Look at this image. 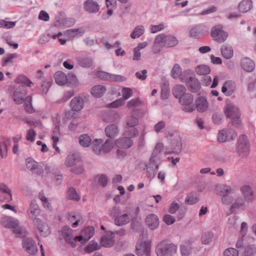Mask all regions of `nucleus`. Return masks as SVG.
I'll use <instances>...</instances> for the list:
<instances>
[{
  "instance_id": "1",
  "label": "nucleus",
  "mask_w": 256,
  "mask_h": 256,
  "mask_svg": "<svg viewBox=\"0 0 256 256\" xmlns=\"http://www.w3.org/2000/svg\"><path fill=\"white\" fill-rule=\"evenodd\" d=\"M26 94V86L22 84L14 89L12 98L14 101L17 104H20L24 102V109L26 112H32V96H29L24 100Z\"/></svg>"
},
{
  "instance_id": "2",
  "label": "nucleus",
  "mask_w": 256,
  "mask_h": 256,
  "mask_svg": "<svg viewBox=\"0 0 256 256\" xmlns=\"http://www.w3.org/2000/svg\"><path fill=\"white\" fill-rule=\"evenodd\" d=\"M176 252V246L168 240L159 242L156 248L158 256H174Z\"/></svg>"
},
{
  "instance_id": "3",
  "label": "nucleus",
  "mask_w": 256,
  "mask_h": 256,
  "mask_svg": "<svg viewBox=\"0 0 256 256\" xmlns=\"http://www.w3.org/2000/svg\"><path fill=\"white\" fill-rule=\"evenodd\" d=\"M169 141V145L172 151L168 152L166 154H179L182 150V143L181 138L178 132L170 133L167 136Z\"/></svg>"
},
{
  "instance_id": "4",
  "label": "nucleus",
  "mask_w": 256,
  "mask_h": 256,
  "mask_svg": "<svg viewBox=\"0 0 256 256\" xmlns=\"http://www.w3.org/2000/svg\"><path fill=\"white\" fill-rule=\"evenodd\" d=\"M194 96L190 93H186L178 99V102L182 105L188 106L182 108V110L191 112L195 110V106L192 104Z\"/></svg>"
},
{
  "instance_id": "5",
  "label": "nucleus",
  "mask_w": 256,
  "mask_h": 256,
  "mask_svg": "<svg viewBox=\"0 0 256 256\" xmlns=\"http://www.w3.org/2000/svg\"><path fill=\"white\" fill-rule=\"evenodd\" d=\"M237 151L242 156H246L249 154L250 145L248 137L244 134L240 136L238 140Z\"/></svg>"
},
{
  "instance_id": "6",
  "label": "nucleus",
  "mask_w": 256,
  "mask_h": 256,
  "mask_svg": "<svg viewBox=\"0 0 256 256\" xmlns=\"http://www.w3.org/2000/svg\"><path fill=\"white\" fill-rule=\"evenodd\" d=\"M33 224L38 229L41 236L46 238L50 234V231L48 224L42 220L36 218H33Z\"/></svg>"
},
{
  "instance_id": "7",
  "label": "nucleus",
  "mask_w": 256,
  "mask_h": 256,
  "mask_svg": "<svg viewBox=\"0 0 256 256\" xmlns=\"http://www.w3.org/2000/svg\"><path fill=\"white\" fill-rule=\"evenodd\" d=\"M98 78L104 80L122 82L126 80V78L120 75L112 74L107 72L100 71L96 74Z\"/></svg>"
},
{
  "instance_id": "8",
  "label": "nucleus",
  "mask_w": 256,
  "mask_h": 256,
  "mask_svg": "<svg viewBox=\"0 0 256 256\" xmlns=\"http://www.w3.org/2000/svg\"><path fill=\"white\" fill-rule=\"evenodd\" d=\"M228 33L222 30L220 26L212 28L211 32V36L216 40L219 42H224L228 38Z\"/></svg>"
},
{
  "instance_id": "9",
  "label": "nucleus",
  "mask_w": 256,
  "mask_h": 256,
  "mask_svg": "<svg viewBox=\"0 0 256 256\" xmlns=\"http://www.w3.org/2000/svg\"><path fill=\"white\" fill-rule=\"evenodd\" d=\"M84 10L89 14H96L100 9V6L94 0H86L84 2Z\"/></svg>"
},
{
  "instance_id": "10",
  "label": "nucleus",
  "mask_w": 256,
  "mask_h": 256,
  "mask_svg": "<svg viewBox=\"0 0 256 256\" xmlns=\"http://www.w3.org/2000/svg\"><path fill=\"white\" fill-rule=\"evenodd\" d=\"M224 114L230 118H239L240 116L238 108L232 104H228L226 106Z\"/></svg>"
},
{
  "instance_id": "11",
  "label": "nucleus",
  "mask_w": 256,
  "mask_h": 256,
  "mask_svg": "<svg viewBox=\"0 0 256 256\" xmlns=\"http://www.w3.org/2000/svg\"><path fill=\"white\" fill-rule=\"evenodd\" d=\"M73 232L74 230L68 226H64L62 228V234L64 240L67 244L70 246L74 245Z\"/></svg>"
},
{
  "instance_id": "12",
  "label": "nucleus",
  "mask_w": 256,
  "mask_h": 256,
  "mask_svg": "<svg viewBox=\"0 0 256 256\" xmlns=\"http://www.w3.org/2000/svg\"><path fill=\"white\" fill-rule=\"evenodd\" d=\"M207 32L208 28L205 26L196 25L190 30V36L194 38H200Z\"/></svg>"
},
{
  "instance_id": "13",
  "label": "nucleus",
  "mask_w": 256,
  "mask_h": 256,
  "mask_svg": "<svg viewBox=\"0 0 256 256\" xmlns=\"http://www.w3.org/2000/svg\"><path fill=\"white\" fill-rule=\"evenodd\" d=\"M141 113L140 110L134 108L132 110V116L128 117L126 119V126L135 127L138 124V120L135 116H139Z\"/></svg>"
},
{
  "instance_id": "14",
  "label": "nucleus",
  "mask_w": 256,
  "mask_h": 256,
  "mask_svg": "<svg viewBox=\"0 0 256 256\" xmlns=\"http://www.w3.org/2000/svg\"><path fill=\"white\" fill-rule=\"evenodd\" d=\"M145 222L148 228L151 230H156L159 226L158 218L154 214H150L146 216Z\"/></svg>"
},
{
  "instance_id": "15",
  "label": "nucleus",
  "mask_w": 256,
  "mask_h": 256,
  "mask_svg": "<svg viewBox=\"0 0 256 256\" xmlns=\"http://www.w3.org/2000/svg\"><path fill=\"white\" fill-rule=\"evenodd\" d=\"M186 86L188 91L192 93L198 92L201 88V84L199 80L194 76L192 80L186 84Z\"/></svg>"
},
{
  "instance_id": "16",
  "label": "nucleus",
  "mask_w": 256,
  "mask_h": 256,
  "mask_svg": "<svg viewBox=\"0 0 256 256\" xmlns=\"http://www.w3.org/2000/svg\"><path fill=\"white\" fill-rule=\"evenodd\" d=\"M234 82L232 80L226 81L222 88V92L226 96H230L236 90Z\"/></svg>"
},
{
  "instance_id": "17",
  "label": "nucleus",
  "mask_w": 256,
  "mask_h": 256,
  "mask_svg": "<svg viewBox=\"0 0 256 256\" xmlns=\"http://www.w3.org/2000/svg\"><path fill=\"white\" fill-rule=\"evenodd\" d=\"M116 0H106L108 11L107 13H104L102 14V20H108L112 15L114 10L116 8Z\"/></svg>"
},
{
  "instance_id": "18",
  "label": "nucleus",
  "mask_w": 256,
  "mask_h": 256,
  "mask_svg": "<svg viewBox=\"0 0 256 256\" xmlns=\"http://www.w3.org/2000/svg\"><path fill=\"white\" fill-rule=\"evenodd\" d=\"M132 144L133 140L127 136L119 138L116 142V146L120 148H128L131 147Z\"/></svg>"
},
{
  "instance_id": "19",
  "label": "nucleus",
  "mask_w": 256,
  "mask_h": 256,
  "mask_svg": "<svg viewBox=\"0 0 256 256\" xmlns=\"http://www.w3.org/2000/svg\"><path fill=\"white\" fill-rule=\"evenodd\" d=\"M70 105L72 110L78 112L84 106V100L80 96L74 97L71 100Z\"/></svg>"
},
{
  "instance_id": "20",
  "label": "nucleus",
  "mask_w": 256,
  "mask_h": 256,
  "mask_svg": "<svg viewBox=\"0 0 256 256\" xmlns=\"http://www.w3.org/2000/svg\"><path fill=\"white\" fill-rule=\"evenodd\" d=\"M195 108H196L198 112H205L208 107V104L206 99L204 96H198L195 100Z\"/></svg>"
},
{
  "instance_id": "21",
  "label": "nucleus",
  "mask_w": 256,
  "mask_h": 256,
  "mask_svg": "<svg viewBox=\"0 0 256 256\" xmlns=\"http://www.w3.org/2000/svg\"><path fill=\"white\" fill-rule=\"evenodd\" d=\"M2 224L6 228H14L18 226L19 222L18 220L12 217H6L1 220Z\"/></svg>"
},
{
  "instance_id": "22",
  "label": "nucleus",
  "mask_w": 256,
  "mask_h": 256,
  "mask_svg": "<svg viewBox=\"0 0 256 256\" xmlns=\"http://www.w3.org/2000/svg\"><path fill=\"white\" fill-rule=\"evenodd\" d=\"M119 132L118 126L114 124H109L105 128V134L111 140L116 136Z\"/></svg>"
},
{
  "instance_id": "23",
  "label": "nucleus",
  "mask_w": 256,
  "mask_h": 256,
  "mask_svg": "<svg viewBox=\"0 0 256 256\" xmlns=\"http://www.w3.org/2000/svg\"><path fill=\"white\" fill-rule=\"evenodd\" d=\"M241 66L244 70L251 72L254 68V62L248 58H244L241 60Z\"/></svg>"
},
{
  "instance_id": "24",
  "label": "nucleus",
  "mask_w": 256,
  "mask_h": 256,
  "mask_svg": "<svg viewBox=\"0 0 256 256\" xmlns=\"http://www.w3.org/2000/svg\"><path fill=\"white\" fill-rule=\"evenodd\" d=\"M246 208V206L244 201L242 198H238L234 202L230 208V212L231 214L236 213L239 210H244Z\"/></svg>"
},
{
  "instance_id": "25",
  "label": "nucleus",
  "mask_w": 256,
  "mask_h": 256,
  "mask_svg": "<svg viewBox=\"0 0 256 256\" xmlns=\"http://www.w3.org/2000/svg\"><path fill=\"white\" fill-rule=\"evenodd\" d=\"M242 195L247 202H251L254 198L253 192L251 188L246 185L243 186L240 188Z\"/></svg>"
},
{
  "instance_id": "26",
  "label": "nucleus",
  "mask_w": 256,
  "mask_h": 256,
  "mask_svg": "<svg viewBox=\"0 0 256 256\" xmlns=\"http://www.w3.org/2000/svg\"><path fill=\"white\" fill-rule=\"evenodd\" d=\"M199 194L195 192L188 194L185 198V202L189 205H192L198 202Z\"/></svg>"
},
{
  "instance_id": "27",
  "label": "nucleus",
  "mask_w": 256,
  "mask_h": 256,
  "mask_svg": "<svg viewBox=\"0 0 256 256\" xmlns=\"http://www.w3.org/2000/svg\"><path fill=\"white\" fill-rule=\"evenodd\" d=\"M106 88L104 86L97 85L93 86L90 90L92 94L96 98L102 97L106 92Z\"/></svg>"
},
{
  "instance_id": "28",
  "label": "nucleus",
  "mask_w": 256,
  "mask_h": 256,
  "mask_svg": "<svg viewBox=\"0 0 256 256\" xmlns=\"http://www.w3.org/2000/svg\"><path fill=\"white\" fill-rule=\"evenodd\" d=\"M54 78L56 83L60 86L64 85L68 82L66 75L61 71L56 72Z\"/></svg>"
},
{
  "instance_id": "29",
  "label": "nucleus",
  "mask_w": 256,
  "mask_h": 256,
  "mask_svg": "<svg viewBox=\"0 0 256 256\" xmlns=\"http://www.w3.org/2000/svg\"><path fill=\"white\" fill-rule=\"evenodd\" d=\"M252 8V2L251 0H242L238 4L240 12H246Z\"/></svg>"
},
{
  "instance_id": "30",
  "label": "nucleus",
  "mask_w": 256,
  "mask_h": 256,
  "mask_svg": "<svg viewBox=\"0 0 256 256\" xmlns=\"http://www.w3.org/2000/svg\"><path fill=\"white\" fill-rule=\"evenodd\" d=\"M114 236V233L110 232V238L106 236H102L100 238V244L104 247H110L114 244V240L112 238Z\"/></svg>"
},
{
  "instance_id": "31",
  "label": "nucleus",
  "mask_w": 256,
  "mask_h": 256,
  "mask_svg": "<svg viewBox=\"0 0 256 256\" xmlns=\"http://www.w3.org/2000/svg\"><path fill=\"white\" fill-rule=\"evenodd\" d=\"M80 161V156L75 154H69L66 158L65 164L66 166L72 167Z\"/></svg>"
},
{
  "instance_id": "32",
  "label": "nucleus",
  "mask_w": 256,
  "mask_h": 256,
  "mask_svg": "<svg viewBox=\"0 0 256 256\" xmlns=\"http://www.w3.org/2000/svg\"><path fill=\"white\" fill-rule=\"evenodd\" d=\"M186 87L181 84L176 85L172 90L173 95L176 98L178 99L186 94Z\"/></svg>"
},
{
  "instance_id": "33",
  "label": "nucleus",
  "mask_w": 256,
  "mask_h": 256,
  "mask_svg": "<svg viewBox=\"0 0 256 256\" xmlns=\"http://www.w3.org/2000/svg\"><path fill=\"white\" fill-rule=\"evenodd\" d=\"M180 248L182 256H190L192 252L193 247L192 244L189 242L182 244Z\"/></svg>"
},
{
  "instance_id": "34",
  "label": "nucleus",
  "mask_w": 256,
  "mask_h": 256,
  "mask_svg": "<svg viewBox=\"0 0 256 256\" xmlns=\"http://www.w3.org/2000/svg\"><path fill=\"white\" fill-rule=\"evenodd\" d=\"M130 221L128 215L126 214L116 216L114 219V224L118 226H122L128 224Z\"/></svg>"
},
{
  "instance_id": "35",
  "label": "nucleus",
  "mask_w": 256,
  "mask_h": 256,
  "mask_svg": "<svg viewBox=\"0 0 256 256\" xmlns=\"http://www.w3.org/2000/svg\"><path fill=\"white\" fill-rule=\"evenodd\" d=\"M221 52L226 59L230 58L234 54L233 49L230 46L223 45L221 48Z\"/></svg>"
},
{
  "instance_id": "36",
  "label": "nucleus",
  "mask_w": 256,
  "mask_h": 256,
  "mask_svg": "<svg viewBox=\"0 0 256 256\" xmlns=\"http://www.w3.org/2000/svg\"><path fill=\"white\" fill-rule=\"evenodd\" d=\"M256 256V245L249 244L244 250V252L240 256Z\"/></svg>"
},
{
  "instance_id": "37",
  "label": "nucleus",
  "mask_w": 256,
  "mask_h": 256,
  "mask_svg": "<svg viewBox=\"0 0 256 256\" xmlns=\"http://www.w3.org/2000/svg\"><path fill=\"white\" fill-rule=\"evenodd\" d=\"M78 140L80 144L84 147H88L92 143L91 138L87 134H81Z\"/></svg>"
},
{
  "instance_id": "38",
  "label": "nucleus",
  "mask_w": 256,
  "mask_h": 256,
  "mask_svg": "<svg viewBox=\"0 0 256 256\" xmlns=\"http://www.w3.org/2000/svg\"><path fill=\"white\" fill-rule=\"evenodd\" d=\"M178 44V40L174 36L168 35L166 36L165 44L164 46L167 47H173Z\"/></svg>"
},
{
  "instance_id": "39",
  "label": "nucleus",
  "mask_w": 256,
  "mask_h": 256,
  "mask_svg": "<svg viewBox=\"0 0 256 256\" xmlns=\"http://www.w3.org/2000/svg\"><path fill=\"white\" fill-rule=\"evenodd\" d=\"M103 140L102 139L96 138L92 142V150L96 154H102V144Z\"/></svg>"
},
{
  "instance_id": "40",
  "label": "nucleus",
  "mask_w": 256,
  "mask_h": 256,
  "mask_svg": "<svg viewBox=\"0 0 256 256\" xmlns=\"http://www.w3.org/2000/svg\"><path fill=\"white\" fill-rule=\"evenodd\" d=\"M144 27L142 26H138L133 30L132 32L130 34V37L133 39L138 38L144 34Z\"/></svg>"
},
{
  "instance_id": "41",
  "label": "nucleus",
  "mask_w": 256,
  "mask_h": 256,
  "mask_svg": "<svg viewBox=\"0 0 256 256\" xmlns=\"http://www.w3.org/2000/svg\"><path fill=\"white\" fill-rule=\"evenodd\" d=\"M22 247L28 253L32 254V239L30 238H24L22 240Z\"/></svg>"
},
{
  "instance_id": "42",
  "label": "nucleus",
  "mask_w": 256,
  "mask_h": 256,
  "mask_svg": "<svg viewBox=\"0 0 256 256\" xmlns=\"http://www.w3.org/2000/svg\"><path fill=\"white\" fill-rule=\"evenodd\" d=\"M114 146V142L112 140L108 139L101 146L102 154L109 152Z\"/></svg>"
},
{
  "instance_id": "43",
  "label": "nucleus",
  "mask_w": 256,
  "mask_h": 256,
  "mask_svg": "<svg viewBox=\"0 0 256 256\" xmlns=\"http://www.w3.org/2000/svg\"><path fill=\"white\" fill-rule=\"evenodd\" d=\"M124 134L130 138L136 136L138 134V129L135 127L126 126Z\"/></svg>"
},
{
  "instance_id": "44",
  "label": "nucleus",
  "mask_w": 256,
  "mask_h": 256,
  "mask_svg": "<svg viewBox=\"0 0 256 256\" xmlns=\"http://www.w3.org/2000/svg\"><path fill=\"white\" fill-rule=\"evenodd\" d=\"M10 139H7L4 142H0V156L2 158H4L6 156L8 146L10 144Z\"/></svg>"
},
{
  "instance_id": "45",
  "label": "nucleus",
  "mask_w": 256,
  "mask_h": 256,
  "mask_svg": "<svg viewBox=\"0 0 256 256\" xmlns=\"http://www.w3.org/2000/svg\"><path fill=\"white\" fill-rule=\"evenodd\" d=\"M67 198L68 200L78 201L80 197L76 190L72 187L70 188L67 190Z\"/></svg>"
},
{
  "instance_id": "46",
  "label": "nucleus",
  "mask_w": 256,
  "mask_h": 256,
  "mask_svg": "<svg viewBox=\"0 0 256 256\" xmlns=\"http://www.w3.org/2000/svg\"><path fill=\"white\" fill-rule=\"evenodd\" d=\"M196 72L198 75H207L210 72V67L206 65H198L196 68Z\"/></svg>"
},
{
  "instance_id": "47",
  "label": "nucleus",
  "mask_w": 256,
  "mask_h": 256,
  "mask_svg": "<svg viewBox=\"0 0 256 256\" xmlns=\"http://www.w3.org/2000/svg\"><path fill=\"white\" fill-rule=\"evenodd\" d=\"M0 191L8 194V196L4 198L5 200L7 202H10L12 200V192L8 186L2 183L0 184Z\"/></svg>"
},
{
  "instance_id": "48",
  "label": "nucleus",
  "mask_w": 256,
  "mask_h": 256,
  "mask_svg": "<svg viewBox=\"0 0 256 256\" xmlns=\"http://www.w3.org/2000/svg\"><path fill=\"white\" fill-rule=\"evenodd\" d=\"M78 64L83 68H90L92 65V60L90 58H82L78 60Z\"/></svg>"
},
{
  "instance_id": "49",
  "label": "nucleus",
  "mask_w": 256,
  "mask_h": 256,
  "mask_svg": "<svg viewBox=\"0 0 256 256\" xmlns=\"http://www.w3.org/2000/svg\"><path fill=\"white\" fill-rule=\"evenodd\" d=\"M52 80L51 78L46 79L41 84L40 90L42 92L46 94L48 91L49 88L52 84Z\"/></svg>"
},
{
  "instance_id": "50",
  "label": "nucleus",
  "mask_w": 256,
  "mask_h": 256,
  "mask_svg": "<svg viewBox=\"0 0 256 256\" xmlns=\"http://www.w3.org/2000/svg\"><path fill=\"white\" fill-rule=\"evenodd\" d=\"M213 236V233L210 232H204L201 238L202 243L204 244H208L212 241Z\"/></svg>"
},
{
  "instance_id": "51",
  "label": "nucleus",
  "mask_w": 256,
  "mask_h": 256,
  "mask_svg": "<svg viewBox=\"0 0 256 256\" xmlns=\"http://www.w3.org/2000/svg\"><path fill=\"white\" fill-rule=\"evenodd\" d=\"M219 194L223 196V194H233L234 192V190L232 189L230 186L227 185H222L219 187Z\"/></svg>"
},
{
  "instance_id": "52",
  "label": "nucleus",
  "mask_w": 256,
  "mask_h": 256,
  "mask_svg": "<svg viewBox=\"0 0 256 256\" xmlns=\"http://www.w3.org/2000/svg\"><path fill=\"white\" fill-rule=\"evenodd\" d=\"M226 132H224L226 135V141L233 140L235 139L236 134L234 130L230 128L224 129Z\"/></svg>"
},
{
  "instance_id": "53",
  "label": "nucleus",
  "mask_w": 256,
  "mask_h": 256,
  "mask_svg": "<svg viewBox=\"0 0 256 256\" xmlns=\"http://www.w3.org/2000/svg\"><path fill=\"white\" fill-rule=\"evenodd\" d=\"M16 82L18 84H23L24 86H30L31 81L25 76L20 75L16 79Z\"/></svg>"
},
{
  "instance_id": "54",
  "label": "nucleus",
  "mask_w": 256,
  "mask_h": 256,
  "mask_svg": "<svg viewBox=\"0 0 256 256\" xmlns=\"http://www.w3.org/2000/svg\"><path fill=\"white\" fill-rule=\"evenodd\" d=\"M16 22L6 21L0 20V28L9 29L14 28L16 26Z\"/></svg>"
},
{
  "instance_id": "55",
  "label": "nucleus",
  "mask_w": 256,
  "mask_h": 256,
  "mask_svg": "<svg viewBox=\"0 0 256 256\" xmlns=\"http://www.w3.org/2000/svg\"><path fill=\"white\" fill-rule=\"evenodd\" d=\"M180 66L178 64H175L171 71L172 76L174 78H176L180 76Z\"/></svg>"
},
{
  "instance_id": "56",
  "label": "nucleus",
  "mask_w": 256,
  "mask_h": 256,
  "mask_svg": "<svg viewBox=\"0 0 256 256\" xmlns=\"http://www.w3.org/2000/svg\"><path fill=\"white\" fill-rule=\"evenodd\" d=\"M13 232L19 238L25 236L26 234V230L25 228L22 227H16L12 230Z\"/></svg>"
},
{
  "instance_id": "57",
  "label": "nucleus",
  "mask_w": 256,
  "mask_h": 256,
  "mask_svg": "<svg viewBox=\"0 0 256 256\" xmlns=\"http://www.w3.org/2000/svg\"><path fill=\"white\" fill-rule=\"evenodd\" d=\"M193 77L194 76H192L190 74L186 72L181 73L179 76L180 82L186 84L190 81V80H192Z\"/></svg>"
},
{
  "instance_id": "58",
  "label": "nucleus",
  "mask_w": 256,
  "mask_h": 256,
  "mask_svg": "<svg viewBox=\"0 0 256 256\" xmlns=\"http://www.w3.org/2000/svg\"><path fill=\"white\" fill-rule=\"evenodd\" d=\"M86 240H88L94 234V230L92 226L86 228L83 231Z\"/></svg>"
},
{
  "instance_id": "59",
  "label": "nucleus",
  "mask_w": 256,
  "mask_h": 256,
  "mask_svg": "<svg viewBox=\"0 0 256 256\" xmlns=\"http://www.w3.org/2000/svg\"><path fill=\"white\" fill-rule=\"evenodd\" d=\"M16 54H10L4 56L2 60V66H5L8 62H12V59L16 58Z\"/></svg>"
},
{
  "instance_id": "60",
  "label": "nucleus",
  "mask_w": 256,
  "mask_h": 256,
  "mask_svg": "<svg viewBox=\"0 0 256 256\" xmlns=\"http://www.w3.org/2000/svg\"><path fill=\"white\" fill-rule=\"evenodd\" d=\"M166 36L165 34H162L156 36L154 39V43L162 46L165 44Z\"/></svg>"
},
{
  "instance_id": "61",
  "label": "nucleus",
  "mask_w": 256,
  "mask_h": 256,
  "mask_svg": "<svg viewBox=\"0 0 256 256\" xmlns=\"http://www.w3.org/2000/svg\"><path fill=\"white\" fill-rule=\"evenodd\" d=\"M140 247L142 248V250L144 252L145 255L146 256H149L150 254V244L146 241H144L143 242L139 244Z\"/></svg>"
},
{
  "instance_id": "62",
  "label": "nucleus",
  "mask_w": 256,
  "mask_h": 256,
  "mask_svg": "<svg viewBox=\"0 0 256 256\" xmlns=\"http://www.w3.org/2000/svg\"><path fill=\"white\" fill-rule=\"evenodd\" d=\"M224 256H238V251L232 248L226 249L223 252Z\"/></svg>"
},
{
  "instance_id": "63",
  "label": "nucleus",
  "mask_w": 256,
  "mask_h": 256,
  "mask_svg": "<svg viewBox=\"0 0 256 256\" xmlns=\"http://www.w3.org/2000/svg\"><path fill=\"white\" fill-rule=\"evenodd\" d=\"M66 78L68 80L67 82L70 84L76 85L78 82L76 76L72 72H68V76L66 75Z\"/></svg>"
},
{
  "instance_id": "64",
  "label": "nucleus",
  "mask_w": 256,
  "mask_h": 256,
  "mask_svg": "<svg viewBox=\"0 0 256 256\" xmlns=\"http://www.w3.org/2000/svg\"><path fill=\"white\" fill-rule=\"evenodd\" d=\"M98 248V246L97 242H92L90 243L88 245H87L84 248V251L86 252L90 253L92 252L95 250H96Z\"/></svg>"
}]
</instances>
